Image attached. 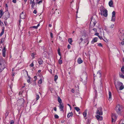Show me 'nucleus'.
<instances>
[{
	"instance_id": "31",
	"label": "nucleus",
	"mask_w": 124,
	"mask_h": 124,
	"mask_svg": "<svg viewBox=\"0 0 124 124\" xmlns=\"http://www.w3.org/2000/svg\"><path fill=\"white\" fill-rule=\"evenodd\" d=\"M119 76L121 78L124 79V75H123L122 73L119 74Z\"/></svg>"
},
{
	"instance_id": "7",
	"label": "nucleus",
	"mask_w": 124,
	"mask_h": 124,
	"mask_svg": "<svg viewBox=\"0 0 124 124\" xmlns=\"http://www.w3.org/2000/svg\"><path fill=\"white\" fill-rule=\"evenodd\" d=\"M6 46H5L4 47L2 51V54L3 56L5 57L6 56Z\"/></svg>"
},
{
	"instance_id": "27",
	"label": "nucleus",
	"mask_w": 124,
	"mask_h": 124,
	"mask_svg": "<svg viewBox=\"0 0 124 124\" xmlns=\"http://www.w3.org/2000/svg\"><path fill=\"white\" fill-rule=\"evenodd\" d=\"M124 86L123 85V84H122V85L120 86V87L119 88V90H122L124 88Z\"/></svg>"
},
{
	"instance_id": "36",
	"label": "nucleus",
	"mask_w": 124,
	"mask_h": 124,
	"mask_svg": "<svg viewBox=\"0 0 124 124\" xmlns=\"http://www.w3.org/2000/svg\"><path fill=\"white\" fill-rule=\"evenodd\" d=\"M0 25L2 27L3 26H4L3 23L0 20Z\"/></svg>"
},
{
	"instance_id": "24",
	"label": "nucleus",
	"mask_w": 124,
	"mask_h": 124,
	"mask_svg": "<svg viewBox=\"0 0 124 124\" xmlns=\"http://www.w3.org/2000/svg\"><path fill=\"white\" fill-rule=\"evenodd\" d=\"M9 13H7V16L6 17V16H4V18L5 20H7V18L9 17Z\"/></svg>"
},
{
	"instance_id": "61",
	"label": "nucleus",
	"mask_w": 124,
	"mask_h": 124,
	"mask_svg": "<svg viewBox=\"0 0 124 124\" xmlns=\"http://www.w3.org/2000/svg\"><path fill=\"white\" fill-rule=\"evenodd\" d=\"M93 30L95 31H96V28H93Z\"/></svg>"
},
{
	"instance_id": "28",
	"label": "nucleus",
	"mask_w": 124,
	"mask_h": 124,
	"mask_svg": "<svg viewBox=\"0 0 124 124\" xmlns=\"http://www.w3.org/2000/svg\"><path fill=\"white\" fill-rule=\"evenodd\" d=\"M115 20V16H112L111 21L113 22H114Z\"/></svg>"
},
{
	"instance_id": "49",
	"label": "nucleus",
	"mask_w": 124,
	"mask_h": 124,
	"mask_svg": "<svg viewBox=\"0 0 124 124\" xmlns=\"http://www.w3.org/2000/svg\"><path fill=\"white\" fill-rule=\"evenodd\" d=\"M98 37L101 40L103 39V38H102V37L99 36H98Z\"/></svg>"
},
{
	"instance_id": "44",
	"label": "nucleus",
	"mask_w": 124,
	"mask_h": 124,
	"mask_svg": "<svg viewBox=\"0 0 124 124\" xmlns=\"http://www.w3.org/2000/svg\"><path fill=\"white\" fill-rule=\"evenodd\" d=\"M33 62L32 63H31L30 65V66L31 67H33L34 66V64L33 63Z\"/></svg>"
},
{
	"instance_id": "51",
	"label": "nucleus",
	"mask_w": 124,
	"mask_h": 124,
	"mask_svg": "<svg viewBox=\"0 0 124 124\" xmlns=\"http://www.w3.org/2000/svg\"><path fill=\"white\" fill-rule=\"evenodd\" d=\"M28 83H30V79L29 78L27 80Z\"/></svg>"
},
{
	"instance_id": "46",
	"label": "nucleus",
	"mask_w": 124,
	"mask_h": 124,
	"mask_svg": "<svg viewBox=\"0 0 124 124\" xmlns=\"http://www.w3.org/2000/svg\"><path fill=\"white\" fill-rule=\"evenodd\" d=\"M114 27V24H112L110 26V28H113Z\"/></svg>"
},
{
	"instance_id": "52",
	"label": "nucleus",
	"mask_w": 124,
	"mask_h": 124,
	"mask_svg": "<svg viewBox=\"0 0 124 124\" xmlns=\"http://www.w3.org/2000/svg\"><path fill=\"white\" fill-rule=\"evenodd\" d=\"M95 35H96L98 36H98H99V33H96L95 34Z\"/></svg>"
},
{
	"instance_id": "17",
	"label": "nucleus",
	"mask_w": 124,
	"mask_h": 124,
	"mask_svg": "<svg viewBox=\"0 0 124 124\" xmlns=\"http://www.w3.org/2000/svg\"><path fill=\"white\" fill-rule=\"evenodd\" d=\"M38 62L39 65L42 64L43 62V61L40 58L38 59Z\"/></svg>"
},
{
	"instance_id": "32",
	"label": "nucleus",
	"mask_w": 124,
	"mask_h": 124,
	"mask_svg": "<svg viewBox=\"0 0 124 124\" xmlns=\"http://www.w3.org/2000/svg\"><path fill=\"white\" fill-rule=\"evenodd\" d=\"M42 0H41L39 1H37V2H36V3L37 4H40L41 3H42Z\"/></svg>"
},
{
	"instance_id": "13",
	"label": "nucleus",
	"mask_w": 124,
	"mask_h": 124,
	"mask_svg": "<svg viewBox=\"0 0 124 124\" xmlns=\"http://www.w3.org/2000/svg\"><path fill=\"white\" fill-rule=\"evenodd\" d=\"M83 61L80 58H79L77 60V62L79 64H80L82 63Z\"/></svg>"
},
{
	"instance_id": "62",
	"label": "nucleus",
	"mask_w": 124,
	"mask_h": 124,
	"mask_svg": "<svg viewBox=\"0 0 124 124\" xmlns=\"http://www.w3.org/2000/svg\"><path fill=\"white\" fill-rule=\"evenodd\" d=\"M71 91L72 93H74V89H72L71 90Z\"/></svg>"
},
{
	"instance_id": "23",
	"label": "nucleus",
	"mask_w": 124,
	"mask_h": 124,
	"mask_svg": "<svg viewBox=\"0 0 124 124\" xmlns=\"http://www.w3.org/2000/svg\"><path fill=\"white\" fill-rule=\"evenodd\" d=\"M58 101L60 104H61L62 102V101L60 97H58Z\"/></svg>"
},
{
	"instance_id": "59",
	"label": "nucleus",
	"mask_w": 124,
	"mask_h": 124,
	"mask_svg": "<svg viewBox=\"0 0 124 124\" xmlns=\"http://www.w3.org/2000/svg\"><path fill=\"white\" fill-rule=\"evenodd\" d=\"M33 1H34V0H33V1H32V0H31L30 2V3L31 4H32L33 2Z\"/></svg>"
},
{
	"instance_id": "42",
	"label": "nucleus",
	"mask_w": 124,
	"mask_h": 124,
	"mask_svg": "<svg viewBox=\"0 0 124 124\" xmlns=\"http://www.w3.org/2000/svg\"><path fill=\"white\" fill-rule=\"evenodd\" d=\"M42 83V80L40 79L38 81V83L39 84H41Z\"/></svg>"
},
{
	"instance_id": "33",
	"label": "nucleus",
	"mask_w": 124,
	"mask_h": 124,
	"mask_svg": "<svg viewBox=\"0 0 124 124\" xmlns=\"http://www.w3.org/2000/svg\"><path fill=\"white\" fill-rule=\"evenodd\" d=\"M75 109L77 111H78L80 110L79 108L78 107H76L75 108Z\"/></svg>"
},
{
	"instance_id": "1",
	"label": "nucleus",
	"mask_w": 124,
	"mask_h": 124,
	"mask_svg": "<svg viewBox=\"0 0 124 124\" xmlns=\"http://www.w3.org/2000/svg\"><path fill=\"white\" fill-rule=\"evenodd\" d=\"M100 9L101 12V14H103V15L105 17L107 16L108 11L102 6L100 7Z\"/></svg>"
},
{
	"instance_id": "63",
	"label": "nucleus",
	"mask_w": 124,
	"mask_h": 124,
	"mask_svg": "<svg viewBox=\"0 0 124 124\" xmlns=\"http://www.w3.org/2000/svg\"><path fill=\"white\" fill-rule=\"evenodd\" d=\"M54 110L55 111H56V107H54Z\"/></svg>"
},
{
	"instance_id": "60",
	"label": "nucleus",
	"mask_w": 124,
	"mask_h": 124,
	"mask_svg": "<svg viewBox=\"0 0 124 124\" xmlns=\"http://www.w3.org/2000/svg\"><path fill=\"white\" fill-rule=\"evenodd\" d=\"M4 23L5 25L6 26L7 25V22L6 21H5L4 22Z\"/></svg>"
},
{
	"instance_id": "39",
	"label": "nucleus",
	"mask_w": 124,
	"mask_h": 124,
	"mask_svg": "<svg viewBox=\"0 0 124 124\" xmlns=\"http://www.w3.org/2000/svg\"><path fill=\"white\" fill-rule=\"evenodd\" d=\"M115 11H113L112 13V16H115Z\"/></svg>"
},
{
	"instance_id": "40",
	"label": "nucleus",
	"mask_w": 124,
	"mask_h": 124,
	"mask_svg": "<svg viewBox=\"0 0 124 124\" xmlns=\"http://www.w3.org/2000/svg\"><path fill=\"white\" fill-rule=\"evenodd\" d=\"M58 62L59 64H61L62 63V60L60 59L59 60Z\"/></svg>"
},
{
	"instance_id": "4",
	"label": "nucleus",
	"mask_w": 124,
	"mask_h": 124,
	"mask_svg": "<svg viewBox=\"0 0 124 124\" xmlns=\"http://www.w3.org/2000/svg\"><path fill=\"white\" fill-rule=\"evenodd\" d=\"M119 35L121 36L120 38L121 40H122L123 39V40H124V30L123 29H121L120 30V33H119Z\"/></svg>"
},
{
	"instance_id": "15",
	"label": "nucleus",
	"mask_w": 124,
	"mask_h": 124,
	"mask_svg": "<svg viewBox=\"0 0 124 124\" xmlns=\"http://www.w3.org/2000/svg\"><path fill=\"white\" fill-rule=\"evenodd\" d=\"M117 118V117L116 116L115 114H112L111 116V118L116 119Z\"/></svg>"
},
{
	"instance_id": "34",
	"label": "nucleus",
	"mask_w": 124,
	"mask_h": 124,
	"mask_svg": "<svg viewBox=\"0 0 124 124\" xmlns=\"http://www.w3.org/2000/svg\"><path fill=\"white\" fill-rule=\"evenodd\" d=\"M120 123L121 124H124V119L121 120L120 122Z\"/></svg>"
},
{
	"instance_id": "19",
	"label": "nucleus",
	"mask_w": 124,
	"mask_h": 124,
	"mask_svg": "<svg viewBox=\"0 0 124 124\" xmlns=\"http://www.w3.org/2000/svg\"><path fill=\"white\" fill-rule=\"evenodd\" d=\"M60 11L59 9H56L55 11L54 12V13L56 15H58L60 14Z\"/></svg>"
},
{
	"instance_id": "41",
	"label": "nucleus",
	"mask_w": 124,
	"mask_h": 124,
	"mask_svg": "<svg viewBox=\"0 0 124 124\" xmlns=\"http://www.w3.org/2000/svg\"><path fill=\"white\" fill-rule=\"evenodd\" d=\"M37 97L36 98V100H39V95L36 94Z\"/></svg>"
},
{
	"instance_id": "55",
	"label": "nucleus",
	"mask_w": 124,
	"mask_h": 124,
	"mask_svg": "<svg viewBox=\"0 0 124 124\" xmlns=\"http://www.w3.org/2000/svg\"><path fill=\"white\" fill-rule=\"evenodd\" d=\"M13 2L15 3L16 2V0H12Z\"/></svg>"
},
{
	"instance_id": "56",
	"label": "nucleus",
	"mask_w": 124,
	"mask_h": 124,
	"mask_svg": "<svg viewBox=\"0 0 124 124\" xmlns=\"http://www.w3.org/2000/svg\"><path fill=\"white\" fill-rule=\"evenodd\" d=\"M116 120V119H112V122H114V121H115V120Z\"/></svg>"
},
{
	"instance_id": "10",
	"label": "nucleus",
	"mask_w": 124,
	"mask_h": 124,
	"mask_svg": "<svg viewBox=\"0 0 124 124\" xmlns=\"http://www.w3.org/2000/svg\"><path fill=\"white\" fill-rule=\"evenodd\" d=\"M96 117L97 119L99 120H102L103 119L102 116H100L99 115H97L96 116Z\"/></svg>"
},
{
	"instance_id": "25",
	"label": "nucleus",
	"mask_w": 124,
	"mask_h": 124,
	"mask_svg": "<svg viewBox=\"0 0 124 124\" xmlns=\"http://www.w3.org/2000/svg\"><path fill=\"white\" fill-rule=\"evenodd\" d=\"M87 110H85L84 112L83 113V115L84 117H85L86 116Z\"/></svg>"
},
{
	"instance_id": "50",
	"label": "nucleus",
	"mask_w": 124,
	"mask_h": 124,
	"mask_svg": "<svg viewBox=\"0 0 124 124\" xmlns=\"http://www.w3.org/2000/svg\"><path fill=\"white\" fill-rule=\"evenodd\" d=\"M50 36L52 38H53V34L52 33H50Z\"/></svg>"
},
{
	"instance_id": "14",
	"label": "nucleus",
	"mask_w": 124,
	"mask_h": 124,
	"mask_svg": "<svg viewBox=\"0 0 124 124\" xmlns=\"http://www.w3.org/2000/svg\"><path fill=\"white\" fill-rule=\"evenodd\" d=\"M109 92V98L108 100L109 101H110L112 99L111 98V92L109 91H108Z\"/></svg>"
},
{
	"instance_id": "18",
	"label": "nucleus",
	"mask_w": 124,
	"mask_h": 124,
	"mask_svg": "<svg viewBox=\"0 0 124 124\" xmlns=\"http://www.w3.org/2000/svg\"><path fill=\"white\" fill-rule=\"evenodd\" d=\"M4 13L3 10L2 9L0 10V18H1L2 16Z\"/></svg>"
},
{
	"instance_id": "38",
	"label": "nucleus",
	"mask_w": 124,
	"mask_h": 124,
	"mask_svg": "<svg viewBox=\"0 0 124 124\" xmlns=\"http://www.w3.org/2000/svg\"><path fill=\"white\" fill-rule=\"evenodd\" d=\"M121 70L122 73L124 74V67L123 66L121 68Z\"/></svg>"
},
{
	"instance_id": "64",
	"label": "nucleus",
	"mask_w": 124,
	"mask_h": 124,
	"mask_svg": "<svg viewBox=\"0 0 124 124\" xmlns=\"http://www.w3.org/2000/svg\"><path fill=\"white\" fill-rule=\"evenodd\" d=\"M34 54H33V53H32V54H31V56H32V57H34Z\"/></svg>"
},
{
	"instance_id": "54",
	"label": "nucleus",
	"mask_w": 124,
	"mask_h": 124,
	"mask_svg": "<svg viewBox=\"0 0 124 124\" xmlns=\"http://www.w3.org/2000/svg\"><path fill=\"white\" fill-rule=\"evenodd\" d=\"M67 47L68 49H70V45L69 44L67 46Z\"/></svg>"
},
{
	"instance_id": "21",
	"label": "nucleus",
	"mask_w": 124,
	"mask_h": 124,
	"mask_svg": "<svg viewBox=\"0 0 124 124\" xmlns=\"http://www.w3.org/2000/svg\"><path fill=\"white\" fill-rule=\"evenodd\" d=\"M73 115V113L71 112L69 113L67 115V117L68 118H69L70 116H72Z\"/></svg>"
},
{
	"instance_id": "11",
	"label": "nucleus",
	"mask_w": 124,
	"mask_h": 124,
	"mask_svg": "<svg viewBox=\"0 0 124 124\" xmlns=\"http://www.w3.org/2000/svg\"><path fill=\"white\" fill-rule=\"evenodd\" d=\"M20 17L22 19H23L25 18V16L24 13L23 12L20 14Z\"/></svg>"
},
{
	"instance_id": "43",
	"label": "nucleus",
	"mask_w": 124,
	"mask_h": 124,
	"mask_svg": "<svg viewBox=\"0 0 124 124\" xmlns=\"http://www.w3.org/2000/svg\"><path fill=\"white\" fill-rule=\"evenodd\" d=\"M54 117L56 118H59V116L55 114L54 115Z\"/></svg>"
},
{
	"instance_id": "3",
	"label": "nucleus",
	"mask_w": 124,
	"mask_h": 124,
	"mask_svg": "<svg viewBox=\"0 0 124 124\" xmlns=\"http://www.w3.org/2000/svg\"><path fill=\"white\" fill-rule=\"evenodd\" d=\"M122 108V105L118 104L117 105L116 108L115 109L118 114H120L121 113V110Z\"/></svg>"
},
{
	"instance_id": "53",
	"label": "nucleus",
	"mask_w": 124,
	"mask_h": 124,
	"mask_svg": "<svg viewBox=\"0 0 124 124\" xmlns=\"http://www.w3.org/2000/svg\"><path fill=\"white\" fill-rule=\"evenodd\" d=\"M3 41V39H1L0 42V44H2Z\"/></svg>"
},
{
	"instance_id": "30",
	"label": "nucleus",
	"mask_w": 124,
	"mask_h": 124,
	"mask_svg": "<svg viewBox=\"0 0 124 124\" xmlns=\"http://www.w3.org/2000/svg\"><path fill=\"white\" fill-rule=\"evenodd\" d=\"M35 5V3L34 1H33V2L31 4V7L32 8H34V7Z\"/></svg>"
},
{
	"instance_id": "20",
	"label": "nucleus",
	"mask_w": 124,
	"mask_h": 124,
	"mask_svg": "<svg viewBox=\"0 0 124 124\" xmlns=\"http://www.w3.org/2000/svg\"><path fill=\"white\" fill-rule=\"evenodd\" d=\"M113 1L112 0H111L109 2L108 4L109 6L111 7H112V5H113Z\"/></svg>"
},
{
	"instance_id": "12",
	"label": "nucleus",
	"mask_w": 124,
	"mask_h": 124,
	"mask_svg": "<svg viewBox=\"0 0 124 124\" xmlns=\"http://www.w3.org/2000/svg\"><path fill=\"white\" fill-rule=\"evenodd\" d=\"M123 83L120 82H118L116 85H115V86L116 88L118 87L119 86H120L121 85H122Z\"/></svg>"
},
{
	"instance_id": "2",
	"label": "nucleus",
	"mask_w": 124,
	"mask_h": 124,
	"mask_svg": "<svg viewBox=\"0 0 124 124\" xmlns=\"http://www.w3.org/2000/svg\"><path fill=\"white\" fill-rule=\"evenodd\" d=\"M6 62L3 60L0 61V72L2 71L5 67Z\"/></svg>"
},
{
	"instance_id": "9",
	"label": "nucleus",
	"mask_w": 124,
	"mask_h": 124,
	"mask_svg": "<svg viewBox=\"0 0 124 124\" xmlns=\"http://www.w3.org/2000/svg\"><path fill=\"white\" fill-rule=\"evenodd\" d=\"M101 74L100 71H99L97 72V73L96 74V75L95 76V74H94V76L95 77L96 76H97L98 77H101Z\"/></svg>"
},
{
	"instance_id": "29",
	"label": "nucleus",
	"mask_w": 124,
	"mask_h": 124,
	"mask_svg": "<svg viewBox=\"0 0 124 124\" xmlns=\"http://www.w3.org/2000/svg\"><path fill=\"white\" fill-rule=\"evenodd\" d=\"M4 29H2V31L0 33V36H1L3 34H4Z\"/></svg>"
},
{
	"instance_id": "8",
	"label": "nucleus",
	"mask_w": 124,
	"mask_h": 124,
	"mask_svg": "<svg viewBox=\"0 0 124 124\" xmlns=\"http://www.w3.org/2000/svg\"><path fill=\"white\" fill-rule=\"evenodd\" d=\"M92 18L93 17L91 18V19H92L90 22V24L91 23H93V24L94 26L95 25L96 23L97 22L96 20L95 19H93Z\"/></svg>"
},
{
	"instance_id": "5",
	"label": "nucleus",
	"mask_w": 124,
	"mask_h": 124,
	"mask_svg": "<svg viewBox=\"0 0 124 124\" xmlns=\"http://www.w3.org/2000/svg\"><path fill=\"white\" fill-rule=\"evenodd\" d=\"M18 102L21 106H22L24 102V100L23 98H21L18 100Z\"/></svg>"
},
{
	"instance_id": "26",
	"label": "nucleus",
	"mask_w": 124,
	"mask_h": 124,
	"mask_svg": "<svg viewBox=\"0 0 124 124\" xmlns=\"http://www.w3.org/2000/svg\"><path fill=\"white\" fill-rule=\"evenodd\" d=\"M68 41L70 44H71V43L72 42V39L71 38H69L68 39Z\"/></svg>"
},
{
	"instance_id": "22",
	"label": "nucleus",
	"mask_w": 124,
	"mask_h": 124,
	"mask_svg": "<svg viewBox=\"0 0 124 124\" xmlns=\"http://www.w3.org/2000/svg\"><path fill=\"white\" fill-rule=\"evenodd\" d=\"M60 108V109L61 111L62 110L63 108V106L62 105V104H60V106H59Z\"/></svg>"
},
{
	"instance_id": "16",
	"label": "nucleus",
	"mask_w": 124,
	"mask_h": 124,
	"mask_svg": "<svg viewBox=\"0 0 124 124\" xmlns=\"http://www.w3.org/2000/svg\"><path fill=\"white\" fill-rule=\"evenodd\" d=\"M98 38L96 37L93 39L91 41L92 44H93L94 42H96Z\"/></svg>"
},
{
	"instance_id": "35",
	"label": "nucleus",
	"mask_w": 124,
	"mask_h": 124,
	"mask_svg": "<svg viewBox=\"0 0 124 124\" xmlns=\"http://www.w3.org/2000/svg\"><path fill=\"white\" fill-rule=\"evenodd\" d=\"M58 78V77L56 75H55L54 76V81H56L57 79Z\"/></svg>"
},
{
	"instance_id": "57",
	"label": "nucleus",
	"mask_w": 124,
	"mask_h": 124,
	"mask_svg": "<svg viewBox=\"0 0 124 124\" xmlns=\"http://www.w3.org/2000/svg\"><path fill=\"white\" fill-rule=\"evenodd\" d=\"M121 44L122 45H124V41H123L121 43Z\"/></svg>"
},
{
	"instance_id": "58",
	"label": "nucleus",
	"mask_w": 124,
	"mask_h": 124,
	"mask_svg": "<svg viewBox=\"0 0 124 124\" xmlns=\"http://www.w3.org/2000/svg\"><path fill=\"white\" fill-rule=\"evenodd\" d=\"M33 13L34 14H36L37 13V11L36 10H34L33 11Z\"/></svg>"
},
{
	"instance_id": "47",
	"label": "nucleus",
	"mask_w": 124,
	"mask_h": 124,
	"mask_svg": "<svg viewBox=\"0 0 124 124\" xmlns=\"http://www.w3.org/2000/svg\"><path fill=\"white\" fill-rule=\"evenodd\" d=\"M31 27L32 28H34V29H37L38 28H37V26H33L32 27Z\"/></svg>"
},
{
	"instance_id": "37",
	"label": "nucleus",
	"mask_w": 124,
	"mask_h": 124,
	"mask_svg": "<svg viewBox=\"0 0 124 124\" xmlns=\"http://www.w3.org/2000/svg\"><path fill=\"white\" fill-rule=\"evenodd\" d=\"M58 53L59 55L60 56H61V55L60 52V49L59 48L58 50Z\"/></svg>"
},
{
	"instance_id": "45",
	"label": "nucleus",
	"mask_w": 124,
	"mask_h": 124,
	"mask_svg": "<svg viewBox=\"0 0 124 124\" xmlns=\"http://www.w3.org/2000/svg\"><path fill=\"white\" fill-rule=\"evenodd\" d=\"M98 46H99L102 47V45L101 43H100L98 44Z\"/></svg>"
},
{
	"instance_id": "6",
	"label": "nucleus",
	"mask_w": 124,
	"mask_h": 124,
	"mask_svg": "<svg viewBox=\"0 0 124 124\" xmlns=\"http://www.w3.org/2000/svg\"><path fill=\"white\" fill-rule=\"evenodd\" d=\"M102 108L100 107L98 108L97 111L96 113L99 115H102Z\"/></svg>"
},
{
	"instance_id": "48",
	"label": "nucleus",
	"mask_w": 124,
	"mask_h": 124,
	"mask_svg": "<svg viewBox=\"0 0 124 124\" xmlns=\"http://www.w3.org/2000/svg\"><path fill=\"white\" fill-rule=\"evenodd\" d=\"M14 123V121L13 120H12L11 121L10 124H13Z\"/></svg>"
}]
</instances>
